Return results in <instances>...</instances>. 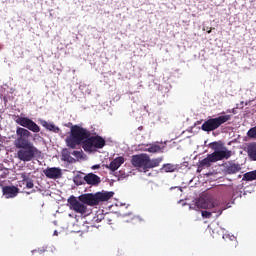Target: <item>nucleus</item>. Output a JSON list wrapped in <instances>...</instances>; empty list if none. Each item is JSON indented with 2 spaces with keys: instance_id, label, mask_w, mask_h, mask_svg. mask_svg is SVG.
Here are the masks:
<instances>
[{
  "instance_id": "nucleus-2",
  "label": "nucleus",
  "mask_w": 256,
  "mask_h": 256,
  "mask_svg": "<svg viewBox=\"0 0 256 256\" xmlns=\"http://www.w3.org/2000/svg\"><path fill=\"white\" fill-rule=\"evenodd\" d=\"M66 145L70 149H77L79 145H82L84 151L92 153L95 149H103L107 142L99 135L91 136V132L86 128L74 125L71 127L70 137L66 138Z\"/></svg>"
},
{
  "instance_id": "nucleus-26",
  "label": "nucleus",
  "mask_w": 256,
  "mask_h": 256,
  "mask_svg": "<svg viewBox=\"0 0 256 256\" xmlns=\"http://www.w3.org/2000/svg\"><path fill=\"white\" fill-rule=\"evenodd\" d=\"M103 221L105 222V223H109V225H111V218H109V216L108 215H105V216H103Z\"/></svg>"
},
{
  "instance_id": "nucleus-5",
  "label": "nucleus",
  "mask_w": 256,
  "mask_h": 256,
  "mask_svg": "<svg viewBox=\"0 0 256 256\" xmlns=\"http://www.w3.org/2000/svg\"><path fill=\"white\" fill-rule=\"evenodd\" d=\"M233 153L227 148H223L221 151H214L212 154H208L206 158L198 161V169H204V167H211V163H217V161H223V159H229Z\"/></svg>"
},
{
  "instance_id": "nucleus-27",
  "label": "nucleus",
  "mask_w": 256,
  "mask_h": 256,
  "mask_svg": "<svg viewBox=\"0 0 256 256\" xmlns=\"http://www.w3.org/2000/svg\"><path fill=\"white\" fill-rule=\"evenodd\" d=\"M92 169H101V165L96 164V165L92 166Z\"/></svg>"
},
{
  "instance_id": "nucleus-30",
  "label": "nucleus",
  "mask_w": 256,
  "mask_h": 256,
  "mask_svg": "<svg viewBox=\"0 0 256 256\" xmlns=\"http://www.w3.org/2000/svg\"><path fill=\"white\" fill-rule=\"evenodd\" d=\"M211 31H213V28H210L207 33H211Z\"/></svg>"
},
{
  "instance_id": "nucleus-3",
  "label": "nucleus",
  "mask_w": 256,
  "mask_h": 256,
  "mask_svg": "<svg viewBox=\"0 0 256 256\" xmlns=\"http://www.w3.org/2000/svg\"><path fill=\"white\" fill-rule=\"evenodd\" d=\"M163 162V157L153 158L148 156V154H136L132 156L131 163L133 167L139 169L143 173H147L149 169H155V167H159Z\"/></svg>"
},
{
  "instance_id": "nucleus-29",
  "label": "nucleus",
  "mask_w": 256,
  "mask_h": 256,
  "mask_svg": "<svg viewBox=\"0 0 256 256\" xmlns=\"http://www.w3.org/2000/svg\"><path fill=\"white\" fill-rule=\"evenodd\" d=\"M0 171H3V164H0Z\"/></svg>"
},
{
  "instance_id": "nucleus-11",
  "label": "nucleus",
  "mask_w": 256,
  "mask_h": 256,
  "mask_svg": "<svg viewBox=\"0 0 256 256\" xmlns=\"http://www.w3.org/2000/svg\"><path fill=\"white\" fill-rule=\"evenodd\" d=\"M123 163H125V158H123V156H119L110 162L109 165H106V169H110V171L115 172L123 165Z\"/></svg>"
},
{
  "instance_id": "nucleus-24",
  "label": "nucleus",
  "mask_w": 256,
  "mask_h": 256,
  "mask_svg": "<svg viewBox=\"0 0 256 256\" xmlns=\"http://www.w3.org/2000/svg\"><path fill=\"white\" fill-rule=\"evenodd\" d=\"M72 155L76 157V159H83V150L73 151Z\"/></svg>"
},
{
  "instance_id": "nucleus-8",
  "label": "nucleus",
  "mask_w": 256,
  "mask_h": 256,
  "mask_svg": "<svg viewBox=\"0 0 256 256\" xmlns=\"http://www.w3.org/2000/svg\"><path fill=\"white\" fill-rule=\"evenodd\" d=\"M43 173L47 177V179H61L63 175L61 168L57 167L47 168L43 171Z\"/></svg>"
},
{
  "instance_id": "nucleus-23",
  "label": "nucleus",
  "mask_w": 256,
  "mask_h": 256,
  "mask_svg": "<svg viewBox=\"0 0 256 256\" xmlns=\"http://www.w3.org/2000/svg\"><path fill=\"white\" fill-rule=\"evenodd\" d=\"M223 147V144L219 143V142H214L212 143V149H214V151H222L219 150Z\"/></svg>"
},
{
  "instance_id": "nucleus-9",
  "label": "nucleus",
  "mask_w": 256,
  "mask_h": 256,
  "mask_svg": "<svg viewBox=\"0 0 256 256\" xmlns=\"http://www.w3.org/2000/svg\"><path fill=\"white\" fill-rule=\"evenodd\" d=\"M224 171L228 175H235V173H239L241 171V164L234 162H227L224 164Z\"/></svg>"
},
{
  "instance_id": "nucleus-6",
  "label": "nucleus",
  "mask_w": 256,
  "mask_h": 256,
  "mask_svg": "<svg viewBox=\"0 0 256 256\" xmlns=\"http://www.w3.org/2000/svg\"><path fill=\"white\" fill-rule=\"evenodd\" d=\"M227 121H231V115H221L216 118H210L206 120L202 126V131H206L207 133H210V131H215L220 128L221 125H224V123H227Z\"/></svg>"
},
{
  "instance_id": "nucleus-15",
  "label": "nucleus",
  "mask_w": 256,
  "mask_h": 256,
  "mask_svg": "<svg viewBox=\"0 0 256 256\" xmlns=\"http://www.w3.org/2000/svg\"><path fill=\"white\" fill-rule=\"evenodd\" d=\"M40 123L42 127H45L48 131H53V133H59L60 131L59 127L55 126V124H51L45 120H41Z\"/></svg>"
},
{
  "instance_id": "nucleus-17",
  "label": "nucleus",
  "mask_w": 256,
  "mask_h": 256,
  "mask_svg": "<svg viewBox=\"0 0 256 256\" xmlns=\"http://www.w3.org/2000/svg\"><path fill=\"white\" fill-rule=\"evenodd\" d=\"M196 207H198V209H209V202H207L205 198H199L196 201Z\"/></svg>"
},
{
  "instance_id": "nucleus-19",
  "label": "nucleus",
  "mask_w": 256,
  "mask_h": 256,
  "mask_svg": "<svg viewBox=\"0 0 256 256\" xmlns=\"http://www.w3.org/2000/svg\"><path fill=\"white\" fill-rule=\"evenodd\" d=\"M62 159L63 161H68V163H73V161H75V159L71 157V153H69L67 149H64L62 151Z\"/></svg>"
},
{
  "instance_id": "nucleus-20",
  "label": "nucleus",
  "mask_w": 256,
  "mask_h": 256,
  "mask_svg": "<svg viewBox=\"0 0 256 256\" xmlns=\"http://www.w3.org/2000/svg\"><path fill=\"white\" fill-rule=\"evenodd\" d=\"M146 151L148 153H161V146L157 145V144H152L150 145L148 148H146Z\"/></svg>"
},
{
  "instance_id": "nucleus-4",
  "label": "nucleus",
  "mask_w": 256,
  "mask_h": 256,
  "mask_svg": "<svg viewBox=\"0 0 256 256\" xmlns=\"http://www.w3.org/2000/svg\"><path fill=\"white\" fill-rule=\"evenodd\" d=\"M115 193L113 192H97L82 194L78 197L79 201L84 205H89L90 207H95L99 205V203H104L105 201H109L111 197H113Z\"/></svg>"
},
{
  "instance_id": "nucleus-12",
  "label": "nucleus",
  "mask_w": 256,
  "mask_h": 256,
  "mask_svg": "<svg viewBox=\"0 0 256 256\" xmlns=\"http://www.w3.org/2000/svg\"><path fill=\"white\" fill-rule=\"evenodd\" d=\"M20 177L22 179L20 183H22V185H26V189H33V187H35V184L33 183V179H31V177H29L27 173L25 172L20 173Z\"/></svg>"
},
{
  "instance_id": "nucleus-7",
  "label": "nucleus",
  "mask_w": 256,
  "mask_h": 256,
  "mask_svg": "<svg viewBox=\"0 0 256 256\" xmlns=\"http://www.w3.org/2000/svg\"><path fill=\"white\" fill-rule=\"evenodd\" d=\"M71 211L74 213H79L80 215H85L87 213V205H85L80 200H77V197L70 196L68 199Z\"/></svg>"
},
{
  "instance_id": "nucleus-25",
  "label": "nucleus",
  "mask_w": 256,
  "mask_h": 256,
  "mask_svg": "<svg viewBox=\"0 0 256 256\" xmlns=\"http://www.w3.org/2000/svg\"><path fill=\"white\" fill-rule=\"evenodd\" d=\"M202 217H204V219H211V212L202 211Z\"/></svg>"
},
{
  "instance_id": "nucleus-18",
  "label": "nucleus",
  "mask_w": 256,
  "mask_h": 256,
  "mask_svg": "<svg viewBox=\"0 0 256 256\" xmlns=\"http://www.w3.org/2000/svg\"><path fill=\"white\" fill-rule=\"evenodd\" d=\"M177 169L176 165L173 164H164L161 168V171H164L165 173H173Z\"/></svg>"
},
{
  "instance_id": "nucleus-13",
  "label": "nucleus",
  "mask_w": 256,
  "mask_h": 256,
  "mask_svg": "<svg viewBox=\"0 0 256 256\" xmlns=\"http://www.w3.org/2000/svg\"><path fill=\"white\" fill-rule=\"evenodd\" d=\"M84 181L87 183V185H97L98 183H101V178L96 174L89 173L84 176Z\"/></svg>"
},
{
  "instance_id": "nucleus-21",
  "label": "nucleus",
  "mask_w": 256,
  "mask_h": 256,
  "mask_svg": "<svg viewBox=\"0 0 256 256\" xmlns=\"http://www.w3.org/2000/svg\"><path fill=\"white\" fill-rule=\"evenodd\" d=\"M74 183L75 185H83L85 183V177L81 176L80 174H77L74 177Z\"/></svg>"
},
{
  "instance_id": "nucleus-14",
  "label": "nucleus",
  "mask_w": 256,
  "mask_h": 256,
  "mask_svg": "<svg viewBox=\"0 0 256 256\" xmlns=\"http://www.w3.org/2000/svg\"><path fill=\"white\" fill-rule=\"evenodd\" d=\"M247 153L251 161H256V142L250 143L247 146Z\"/></svg>"
},
{
  "instance_id": "nucleus-10",
  "label": "nucleus",
  "mask_w": 256,
  "mask_h": 256,
  "mask_svg": "<svg viewBox=\"0 0 256 256\" xmlns=\"http://www.w3.org/2000/svg\"><path fill=\"white\" fill-rule=\"evenodd\" d=\"M2 192L6 199H13V197H17V194L19 193V188L15 186H4L2 188Z\"/></svg>"
},
{
  "instance_id": "nucleus-1",
  "label": "nucleus",
  "mask_w": 256,
  "mask_h": 256,
  "mask_svg": "<svg viewBox=\"0 0 256 256\" xmlns=\"http://www.w3.org/2000/svg\"><path fill=\"white\" fill-rule=\"evenodd\" d=\"M15 122L17 125H21V127L16 128V139L14 140V147L18 149L16 157L19 161L29 163V161H33V158L41 153V151L31 143V137L33 136L31 131L32 133H39L41 127L28 117L17 116Z\"/></svg>"
},
{
  "instance_id": "nucleus-16",
  "label": "nucleus",
  "mask_w": 256,
  "mask_h": 256,
  "mask_svg": "<svg viewBox=\"0 0 256 256\" xmlns=\"http://www.w3.org/2000/svg\"><path fill=\"white\" fill-rule=\"evenodd\" d=\"M242 181H256V170L245 173Z\"/></svg>"
},
{
  "instance_id": "nucleus-22",
  "label": "nucleus",
  "mask_w": 256,
  "mask_h": 256,
  "mask_svg": "<svg viewBox=\"0 0 256 256\" xmlns=\"http://www.w3.org/2000/svg\"><path fill=\"white\" fill-rule=\"evenodd\" d=\"M247 137H249V139H256V126L248 130Z\"/></svg>"
},
{
  "instance_id": "nucleus-28",
  "label": "nucleus",
  "mask_w": 256,
  "mask_h": 256,
  "mask_svg": "<svg viewBox=\"0 0 256 256\" xmlns=\"http://www.w3.org/2000/svg\"><path fill=\"white\" fill-rule=\"evenodd\" d=\"M94 219H96L98 222L102 221V218H99V216L95 217Z\"/></svg>"
}]
</instances>
